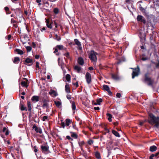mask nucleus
Segmentation results:
<instances>
[{
	"instance_id": "obj_1",
	"label": "nucleus",
	"mask_w": 159,
	"mask_h": 159,
	"mask_svg": "<svg viewBox=\"0 0 159 159\" xmlns=\"http://www.w3.org/2000/svg\"><path fill=\"white\" fill-rule=\"evenodd\" d=\"M150 118L148 120V122L151 125H154V127L158 128L159 126V116L156 117L152 113L149 114Z\"/></svg>"
},
{
	"instance_id": "obj_2",
	"label": "nucleus",
	"mask_w": 159,
	"mask_h": 159,
	"mask_svg": "<svg viewBox=\"0 0 159 159\" xmlns=\"http://www.w3.org/2000/svg\"><path fill=\"white\" fill-rule=\"evenodd\" d=\"M149 72L146 73L144 75V79L143 81L144 83H147L148 86H152L154 80L152 79L151 77H149Z\"/></svg>"
},
{
	"instance_id": "obj_3",
	"label": "nucleus",
	"mask_w": 159,
	"mask_h": 159,
	"mask_svg": "<svg viewBox=\"0 0 159 159\" xmlns=\"http://www.w3.org/2000/svg\"><path fill=\"white\" fill-rule=\"evenodd\" d=\"M97 53L95 52L94 51H91L90 53L89 54V58L92 61H96L97 58L96 55Z\"/></svg>"
},
{
	"instance_id": "obj_4",
	"label": "nucleus",
	"mask_w": 159,
	"mask_h": 159,
	"mask_svg": "<svg viewBox=\"0 0 159 159\" xmlns=\"http://www.w3.org/2000/svg\"><path fill=\"white\" fill-rule=\"evenodd\" d=\"M132 69L134 70L133 71L132 74V78L134 79L135 76H138L140 71V69L138 66H137V68Z\"/></svg>"
},
{
	"instance_id": "obj_5",
	"label": "nucleus",
	"mask_w": 159,
	"mask_h": 159,
	"mask_svg": "<svg viewBox=\"0 0 159 159\" xmlns=\"http://www.w3.org/2000/svg\"><path fill=\"white\" fill-rule=\"evenodd\" d=\"M41 148L43 153L45 154H48L51 152L49 150V147L48 146L41 145Z\"/></svg>"
},
{
	"instance_id": "obj_6",
	"label": "nucleus",
	"mask_w": 159,
	"mask_h": 159,
	"mask_svg": "<svg viewBox=\"0 0 159 159\" xmlns=\"http://www.w3.org/2000/svg\"><path fill=\"white\" fill-rule=\"evenodd\" d=\"M111 22L110 21V27H111V29L114 32L117 31L118 28L117 26L116 25V21L115 20L114 21L112 20Z\"/></svg>"
},
{
	"instance_id": "obj_7",
	"label": "nucleus",
	"mask_w": 159,
	"mask_h": 159,
	"mask_svg": "<svg viewBox=\"0 0 159 159\" xmlns=\"http://www.w3.org/2000/svg\"><path fill=\"white\" fill-rule=\"evenodd\" d=\"M85 77L87 84H90L92 82V78L90 74L88 72H87Z\"/></svg>"
},
{
	"instance_id": "obj_8",
	"label": "nucleus",
	"mask_w": 159,
	"mask_h": 159,
	"mask_svg": "<svg viewBox=\"0 0 159 159\" xmlns=\"http://www.w3.org/2000/svg\"><path fill=\"white\" fill-rule=\"evenodd\" d=\"M24 64L27 66H30L33 64V60L32 59H30L29 57H28L24 61Z\"/></svg>"
},
{
	"instance_id": "obj_9",
	"label": "nucleus",
	"mask_w": 159,
	"mask_h": 159,
	"mask_svg": "<svg viewBox=\"0 0 159 159\" xmlns=\"http://www.w3.org/2000/svg\"><path fill=\"white\" fill-rule=\"evenodd\" d=\"M33 129H34L35 131L37 133H39L40 134L42 133V131L41 128L36 126L35 124H34L33 125Z\"/></svg>"
},
{
	"instance_id": "obj_10",
	"label": "nucleus",
	"mask_w": 159,
	"mask_h": 159,
	"mask_svg": "<svg viewBox=\"0 0 159 159\" xmlns=\"http://www.w3.org/2000/svg\"><path fill=\"white\" fill-rule=\"evenodd\" d=\"M137 20L138 21L141 22L143 24L146 23V21L144 17L141 15H139L137 17Z\"/></svg>"
},
{
	"instance_id": "obj_11",
	"label": "nucleus",
	"mask_w": 159,
	"mask_h": 159,
	"mask_svg": "<svg viewBox=\"0 0 159 159\" xmlns=\"http://www.w3.org/2000/svg\"><path fill=\"white\" fill-rule=\"evenodd\" d=\"M78 62L80 65H83L84 63V61L82 57H79L78 58Z\"/></svg>"
},
{
	"instance_id": "obj_12",
	"label": "nucleus",
	"mask_w": 159,
	"mask_h": 159,
	"mask_svg": "<svg viewBox=\"0 0 159 159\" xmlns=\"http://www.w3.org/2000/svg\"><path fill=\"white\" fill-rule=\"evenodd\" d=\"M39 97L38 96H34L31 98L33 102H37L39 101Z\"/></svg>"
},
{
	"instance_id": "obj_13",
	"label": "nucleus",
	"mask_w": 159,
	"mask_h": 159,
	"mask_svg": "<svg viewBox=\"0 0 159 159\" xmlns=\"http://www.w3.org/2000/svg\"><path fill=\"white\" fill-rule=\"evenodd\" d=\"M20 110L22 111H27V109L26 107L24 106V105L21 102L20 105Z\"/></svg>"
},
{
	"instance_id": "obj_14",
	"label": "nucleus",
	"mask_w": 159,
	"mask_h": 159,
	"mask_svg": "<svg viewBox=\"0 0 159 159\" xmlns=\"http://www.w3.org/2000/svg\"><path fill=\"white\" fill-rule=\"evenodd\" d=\"M26 80L27 82L22 81L21 82V84L22 87H25L27 88L28 85H27V82H28V80L26 78H24Z\"/></svg>"
},
{
	"instance_id": "obj_15",
	"label": "nucleus",
	"mask_w": 159,
	"mask_h": 159,
	"mask_svg": "<svg viewBox=\"0 0 159 159\" xmlns=\"http://www.w3.org/2000/svg\"><path fill=\"white\" fill-rule=\"evenodd\" d=\"M111 78L114 80H117L119 79L120 78L117 74H111Z\"/></svg>"
},
{
	"instance_id": "obj_16",
	"label": "nucleus",
	"mask_w": 159,
	"mask_h": 159,
	"mask_svg": "<svg viewBox=\"0 0 159 159\" xmlns=\"http://www.w3.org/2000/svg\"><path fill=\"white\" fill-rule=\"evenodd\" d=\"M20 61V58L18 57H15L13 60V62L15 64H18Z\"/></svg>"
},
{
	"instance_id": "obj_17",
	"label": "nucleus",
	"mask_w": 159,
	"mask_h": 159,
	"mask_svg": "<svg viewBox=\"0 0 159 159\" xmlns=\"http://www.w3.org/2000/svg\"><path fill=\"white\" fill-rule=\"evenodd\" d=\"M65 90L67 93H70V88L69 84H66L65 86Z\"/></svg>"
},
{
	"instance_id": "obj_18",
	"label": "nucleus",
	"mask_w": 159,
	"mask_h": 159,
	"mask_svg": "<svg viewBox=\"0 0 159 159\" xmlns=\"http://www.w3.org/2000/svg\"><path fill=\"white\" fill-rule=\"evenodd\" d=\"M70 133L71 134V136L72 138L74 139H77L78 138V136L76 133L71 131L70 132Z\"/></svg>"
},
{
	"instance_id": "obj_19",
	"label": "nucleus",
	"mask_w": 159,
	"mask_h": 159,
	"mask_svg": "<svg viewBox=\"0 0 159 159\" xmlns=\"http://www.w3.org/2000/svg\"><path fill=\"white\" fill-rule=\"evenodd\" d=\"M49 94L51 95H53V97H55L57 95V93L54 90H51V91L49 92Z\"/></svg>"
},
{
	"instance_id": "obj_20",
	"label": "nucleus",
	"mask_w": 159,
	"mask_h": 159,
	"mask_svg": "<svg viewBox=\"0 0 159 159\" xmlns=\"http://www.w3.org/2000/svg\"><path fill=\"white\" fill-rule=\"evenodd\" d=\"M43 105L42 106V107L44 108L45 107H46L47 108H48V107L49 105L47 103V100L46 99H44L43 100Z\"/></svg>"
},
{
	"instance_id": "obj_21",
	"label": "nucleus",
	"mask_w": 159,
	"mask_h": 159,
	"mask_svg": "<svg viewBox=\"0 0 159 159\" xmlns=\"http://www.w3.org/2000/svg\"><path fill=\"white\" fill-rule=\"evenodd\" d=\"M157 149V147L155 145H153L150 147L149 150L152 152H154Z\"/></svg>"
},
{
	"instance_id": "obj_22",
	"label": "nucleus",
	"mask_w": 159,
	"mask_h": 159,
	"mask_svg": "<svg viewBox=\"0 0 159 159\" xmlns=\"http://www.w3.org/2000/svg\"><path fill=\"white\" fill-rule=\"evenodd\" d=\"M27 105L28 107V109L27 110L29 111L30 112H31L32 107H31V102L29 101H27Z\"/></svg>"
},
{
	"instance_id": "obj_23",
	"label": "nucleus",
	"mask_w": 159,
	"mask_h": 159,
	"mask_svg": "<svg viewBox=\"0 0 159 159\" xmlns=\"http://www.w3.org/2000/svg\"><path fill=\"white\" fill-rule=\"evenodd\" d=\"M103 127L104 128L105 130V131L103 133L104 134H106L107 133H109V129H107L105 125H103Z\"/></svg>"
},
{
	"instance_id": "obj_24",
	"label": "nucleus",
	"mask_w": 159,
	"mask_h": 159,
	"mask_svg": "<svg viewBox=\"0 0 159 159\" xmlns=\"http://www.w3.org/2000/svg\"><path fill=\"white\" fill-rule=\"evenodd\" d=\"M103 89L104 91H107L109 93V88L106 85H103Z\"/></svg>"
},
{
	"instance_id": "obj_25",
	"label": "nucleus",
	"mask_w": 159,
	"mask_h": 159,
	"mask_svg": "<svg viewBox=\"0 0 159 159\" xmlns=\"http://www.w3.org/2000/svg\"><path fill=\"white\" fill-rule=\"evenodd\" d=\"M14 51L17 52L18 54H20V55H22L24 53L23 51L19 49H16Z\"/></svg>"
},
{
	"instance_id": "obj_26",
	"label": "nucleus",
	"mask_w": 159,
	"mask_h": 159,
	"mask_svg": "<svg viewBox=\"0 0 159 159\" xmlns=\"http://www.w3.org/2000/svg\"><path fill=\"white\" fill-rule=\"evenodd\" d=\"M71 122H72L71 120L69 119H66V125L67 126H69Z\"/></svg>"
},
{
	"instance_id": "obj_27",
	"label": "nucleus",
	"mask_w": 159,
	"mask_h": 159,
	"mask_svg": "<svg viewBox=\"0 0 159 159\" xmlns=\"http://www.w3.org/2000/svg\"><path fill=\"white\" fill-rule=\"evenodd\" d=\"M74 69L77 70L78 73H79L81 70V68L78 66H74Z\"/></svg>"
},
{
	"instance_id": "obj_28",
	"label": "nucleus",
	"mask_w": 159,
	"mask_h": 159,
	"mask_svg": "<svg viewBox=\"0 0 159 159\" xmlns=\"http://www.w3.org/2000/svg\"><path fill=\"white\" fill-rule=\"evenodd\" d=\"M54 103L57 107H60V106H61V102L59 101H54Z\"/></svg>"
},
{
	"instance_id": "obj_29",
	"label": "nucleus",
	"mask_w": 159,
	"mask_h": 159,
	"mask_svg": "<svg viewBox=\"0 0 159 159\" xmlns=\"http://www.w3.org/2000/svg\"><path fill=\"white\" fill-rule=\"evenodd\" d=\"M112 134L115 135L116 136L119 137H120V135L119 133L116 131L115 130H112Z\"/></svg>"
},
{
	"instance_id": "obj_30",
	"label": "nucleus",
	"mask_w": 159,
	"mask_h": 159,
	"mask_svg": "<svg viewBox=\"0 0 159 159\" xmlns=\"http://www.w3.org/2000/svg\"><path fill=\"white\" fill-rule=\"evenodd\" d=\"M72 108L73 111V113H75V110L76 109V106L75 103L74 102H73L72 104Z\"/></svg>"
},
{
	"instance_id": "obj_31",
	"label": "nucleus",
	"mask_w": 159,
	"mask_h": 159,
	"mask_svg": "<svg viewBox=\"0 0 159 159\" xmlns=\"http://www.w3.org/2000/svg\"><path fill=\"white\" fill-rule=\"evenodd\" d=\"M148 58L147 57H145V54H143L142 55L141 57V59L143 61H145L148 60Z\"/></svg>"
},
{
	"instance_id": "obj_32",
	"label": "nucleus",
	"mask_w": 159,
	"mask_h": 159,
	"mask_svg": "<svg viewBox=\"0 0 159 159\" xmlns=\"http://www.w3.org/2000/svg\"><path fill=\"white\" fill-rule=\"evenodd\" d=\"M95 155L97 159H99L101 158L100 154L98 152H96L95 153Z\"/></svg>"
},
{
	"instance_id": "obj_33",
	"label": "nucleus",
	"mask_w": 159,
	"mask_h": 159,
	"mask_svg": "<svg viewBox=\"0 0 159 159\" xmlns=\"http://www.w3.org/2000/svg\"><path fill=\"white\" fill-rule=\"evenodd\" d=\"M74 42H75V44L77 45L78 46H80L81 44V43L77 39H74Z\"/></svg>"
},
{
	"instance_id": "obj_34",
	"label": "nucleus",
	"mask_w": 159,
	"mask_h": 159,
	"mask_svg": "<svg viewBox=\"0 0 159 159\" xmlns=\"http://www.w3.org/2000/svg\"><path fill=\"white\" fill-rule=\"evenodd\" d=\"M66 79L67 81L69 82L70 80V75L69 74H67L66 75Z\"/></svg>"
},
{
	"instance_id": "obj_35",
	"label": "nucleus",
	"mask_w": 159,
	"mask_h": 159,
	"mask_svg": "<svg viewBox=\"0 0 159 159\" xmlns=\"http://www.w3.org/2000/svg\"><path fill=\"white\" fill-rule=\"evenodd\" d=\"M55 39L59 41L61 40V38L60 36H58L57 34H56L55 35Z\"/></svg>"
},
{
	"instance_id": "obj_36",
	"label": "nucleus",
	"mask_w": 159,
	"mask_h": 159,
	"mask_svg": "<svg viewBox=\"0 0 159 159\" xmlns=\"http://www.w3.org/2000/svg\"><path fill=\"white\" fill-rule=\"evenodd\" d=\"M4 10L6 11V13L7 14H9L11 13L10 12H8V11H9V9L8 7H4Z\"/></svg>"
},
{
	"instance_id": "obj_37",
	"label": "nucleus",
	"mask_w": 159,
	"mask_h": 159,
	"mask_svg": "<svg viewBox=\"0 0 159 159\" xmlns=\"http://www.w3.org/2000/svg\"><path fill=\"white\" fill-rule=\"evenodd\" d=\"M56 47L59 50H61L63 48V46L62 45H57Z\"/></svg>"
},
{
	"instance_id": "obj_38",
	"label": "nucleus",
	"mask_w": 159,
	"mask_h": 159,
	"mask_svg": "<svg viewBox=\"0 0 159 159\" xmlns=\"http://www.w3.org/2000/svg\"><path fill=\"white\" fill-rule=\"evenodd\" d=\"M102 98H99L97 99L96 100V102L98 103V105H100L101 102H102Z\"/></svg>"
},
{
	"instance_id": "obj_39",
	"label": "nucleus",
	"mask_w": 159,
	"mask_h": 159,
	"mask_svg": "<svg viewBox=\"0 0 159 159\" xmlns=\"http://www.w3.org/2000/svg\"><path fill=\"white\" fill-rule=\"evenodd\" d=\"M53 12L55 14H57L58 13L59 10L57 8H56L54 9Z\"/></svg>"
},
{
	"instance_id": "obj_40",
	"label": "nucleus",
	"mask_w": 159,
	"mask_h": 159,
	"mask_svg": "<svg viewBox=\"0 0 159 159\" xmlns=\"http://www.w3.org/2000/svg\"><path fill=\"white\" fill-rule=\"evenodd\" d=\"M26 48L27 52H30L32 50V48L30 46L26 47Z\"/></svg>"
},
{
	"instance_id": "obj_41",
	"label": "nucleus",
	"mask_w": 159,
	"mask_h": 159,
	"mask_svg": "<svg viewBox=\"0 0 159 159\" xmlns=\"http://www.w3.org/2000/svg\"><path fill=\"white\" fill-rule=\"evenodd\" d=\"M52 22L51 23H50L48 24H46L48 28L51 29L52 28Z\"/></svg>"
},
{
	"instance_id": "obj_42",
	"label": "nucleus",
	"mask_w": 159,
	"mask_h": 159,
	"mask_svg": "<svg viewBox=\"0 0 159 159\" xmlns=\"http://www.w3.org/2000/svg\"><path fill=\"white\" fill-rule=\"evenodd\" d=\"M78 144L80 147H81V146H82L84 144V141H82L81 142H78Z\"/></svg>"
},
{
	"instance_id": "obj_43",
	"label": "nucleus",
	"mask_w": 159,
	"mask_h": 159,
	"mask_svg": "<svg viewBox=\"0 0 159 159\" xmlns=\"http://www.w3.org/2000/svg\"><path fill=\"white\" fill-rule=\"evenodd\" d=\"M53 21H54V22H56L57 24H58V25L59 26V25H61V24H60L61 20L59 19L56 20H54Z\"/></svg>"
},
{
	"instance_id": "obj_44",
	"label": "nucleus",
	"mask_w": 159,
	"mask_h": 159,
	"mask_svg": "<svg viewBox=\"0 0 159 159\" xmlns=\"http://www.w3.org/2000/svg\"><path fill=\"white\" fill-rule=\"evenodd\" d=\"M64 55L66 57L69 58H70V54L68 52L65 53Z\"/></svg>"
},
{
	"instance_id": "obj_45",
	"label": "nucleus",
	"mask_w": 159,
	"mask_h": 159,
	"mask_svg": "<svg viewBox=\"0 0 159 159\" xmlns=\"http://www.w3.org/2000/svg\"><path fill=\"white\" fill-rule=\"evenodd\" d=\"M93 143V141L91 139H90L88 141V143L90 145H91Z\"/></svg>"
},
{
	"instance_id": "obj_46",
	"label": "nucleus",
	"mask_w": 159,
	"mask_h": 159,
	"mask_svg": "<svg viewBox=\"0 0 159 159\" xmlns=\"http://www.w3.org/2000/svg\"><path fill=\"white\" fill-rule=\"evenodd\" d=\"M72 127L74 129L78 131V129L76 127V125L75 124H73Z\"/></svg>"
},
{
	"instance_id": "obj_47",
	"label": "nucleus",
	"mask_w": 159,
	"mask_h": 159,
	"mask_svg": "<svg viewBox=\"0 0 159 159\" xmlns=\"http://www.w3.org/2000/svg\"><path fill=\"white\" fill-rule=\"evenodd\" d=\"M159 154V152L156 153L155 154H154V156L157 159L159 157V156H158Z\"/></svg>"
},
{
	"instance_id": "obj_48",
	"label": "nucleus",
	"mask_w": 159,
	"mask_h": 159,
	"mask_svg": "<svg viewBox=\"0 0 159 159\" xmlns=\"http://www.w3.org/2000/svg\"><path fill=\"white\" fill-rule=\"evenodd\" d=\"M61 125L62 128H63L64 129L65 128L66 124H65V123L64 122H61Z\"/></svg>"
},
{
	"instance_id": "obj_49",
	"label": "nucleus",
	"mask_w": 159,
	"mask_h": 159,
	"mask_svg": "<svg viewBox=\"0 0 159 159\" xmlns=\"http://www.w3.org/2000/svg\"><path fill=\"white\" fill-rule=\"evenodd\" d=\"M156 158L154 156V154H152L150 157L149 159H154Z\"/></svg>"
},
{
	"instance_id": "obj_50",
	"label": "nucleus",
	"mask_w": 159,
	"mask_h": 159,
	"mask_svg": "<svg viewBox=\"0 0 159 159\" xmlns=\"http://www.w3.org/2000/svg\"><path fill=\"white\" fill-rule=\"evenodd\" d=\"M16 21L14 20L13 18H12L11 20V24H14L16 23Z\"/></svg>"
},
{
	"instance_id": "obj_51",
	"label": "nucleus",
	"mask_w": 159,
	"mask_h": 159,
	"mask_svg": "<svg viewBox=\"0 0 159 159\" xmlns=\"http://www.w3.org/2000/svg\"><path fill=\"white\" fill-rule=\"evenodd\" d=\"M66 138L68 140H70L71 141H73V139L71 138L68 135H67L66 136Z\"/></svg>"
},
{
	"instance_id": "obj_52",
	"label": "nucleus",
	"mask_w": 159,
	"mask_h": 159,
	"mask_svg": "<svg viewBox=\"0 0 159 159\" xmlns=\"http://www.w3.org/2000/svg\"><path fill=\"white\" fill-rule=\"evenodd\" d=\"M48 116H44L43 117V121H45L46 120L48 119Z\"/></svg>"
},
{
	"instance_id": "obj_53",
	"label": "nucleus",
	"mask_w": 159,
	"mask_h": 159,
	"mask_svg": "<svg viewBox=\"0 0 159 159\" xmlns=\"http://www.w3.org/2000/svg\"><path fill=\"white\" fill-rule=\"evenodd\" d=\"M73 84L74 85H75L76 86V87H78L79 86L78 85V82L77 81L75 83H73Z\"/></svg>"
},
{
	"instance_id": "obj_54",
	"label": "nucleus",
	"mask_w": 159,
	"mask_h": 159,
	"mask_svg": "<svg viewBox=\"0 0 159 159\" xmlns=\"http://www.w3.org/2000/svg\"><path fill=\"white\" fill-rule=\"evenodd\" d=\"M21 9L19 8H17L16 9L15 12V13H16V12L18 11L19 13H20L21 12Z\"/></svg>"
},
{
	"instance_id": "obj_55",
	"label": "nucleus",
	"mask_w": 159,
	"mask_h": 159,
	"mask_svg": "<svg viewBox=\"0 0 159 159\" xmlns=\"http://www.w3.org/2000/svg\"><path fill=\"white\" fill-rule=\"evenodd\" d=\"M116 97L118 98H120V97L121 96V94L120 93H117L116 94Z\"/></svg>"
},
{
	"instance_id": "obj_56",
	"label": "nucleus",
	"mask_w": 159,
	"mask_h": 159,
	"mask_svg": "<svg viewBox=\"0 0 159 159\" xmlns=\"http://www.w3.org/2000/svg\"><path fill=\"white\" fill-rule=\"evenodd\" d=\"M41 2V0H36V2L39 3L38 5L39 6H40L42 4L41 3H40Z\"/></svg>"
},
{
	"instance_id": "obj_57",
	"label": "nucleus",
	"mask_w": 159,
	"mask_h": 159,
	"mask_svg": "<svg viewBox=\"0 0 159 159\" xmlns=\"http://www.w3.org/2000/svg\"><path fill=\"white\" fill-rule=\"evenodd\" d=\"M45 20H46V24H48V23H50L49 18H46Z\"/></svg>"
},
{
	"instance_id": "obj_58",
	"label": "nucleus",
	"mask_w": 159,
	"mask_h": 159,
	"mask_svg": "<svg viewBox=\"0 0 159 159\" xmlns=\"http://www.w3.org/2000/svg\"><path fill=\"white\" fill-rule=\"evenodd\" d=\"M139 8L140 10L143 12L144 11H145V9H144V8L141 6L139 7Z\"/></svg>"
},
{
	"instance_id": "obj_59",
	"label": "nucleus",
	"mask_w": 159,
	"mask_h": 159,
	"mask_svg": "<svg viewBox=\"0 0 159 159\" xmlns=\"http://www.w3.org/2000/svg\"><path fill=\"white\" fill-rule=\"evenodd\" d=\"M32 47H33L35 48H36V44L34 42H33L32 43Z\"/></svg>"
},
{
	"instance_id": "obj_60",
	"label": "nucleus",
	"mask_w": 159,
	"mask_h": 159,
	"mask_svg": "<svg viewBox=\"0 0 159 159\" xmlns=\"http://www.w3.org/2000/svg\"><path fill=\"white\" fill-rule=\"evenodd\" d=\"M36 68H39V62L38 61L36 62Z\"/></svg>"
},
{
	"instance_id": "obj_61",
	"label": "nucleus",
	"mask_w": 159,
	"mask_h": 159,
	"mask_svg": "<svg viewBox=\"0 0 159 159\" xmlns=\"http://www.w3.org/2000/svg\"><path fill=\"white\" fill-rule=\"evenodd\" d=\"M32 117V114H31V112H30L29 115V119H31Z\"/></svg>"
},
{
	"instance_id": "obj_62",
	"label": "nucleus",
	"mask_w": 159,
	"mask_h": 159,
	"mask_svg": "<svg viewBox=\"0 0 159 159\" xmlns=\"http://www.w3.org/2000/svg\"><path fill=\"white\" fill-rule=\"evenodd\" d=\"M34 152H38V149H37V148L35 146H34Z\"/></svg>"
},
{
	"instance_id": "obj_63",
	"label": "nucleus",
	"mask_w": 159,
	"mask_h": 159,
	"mask_svg": "<svg viewBox=\"0 0 159 159\" xmlns=\"http://www.w3.org/2000/svg\"><path fill=\"white\" fill-rule=\"evenodd\" d=\"M66 98L68 99H71V96L70 95H66Z\"/></svg>"
},
{
	"instance_id": "obj_64",
	"label": "nucleus",
	"mask_w": 159,
	"mask_h": 159,
	"mask_svg": "<svg viewBox=\"0 0 159 159\" xmlns=\"http://www.w3.org/2000/svg\"><path fill=\"white\" fill-rule=\"evenodd\" d=\"M7 128L6 127H4L2 129V132H5L7 130Z\"/></svg>"
}]
</instances>
